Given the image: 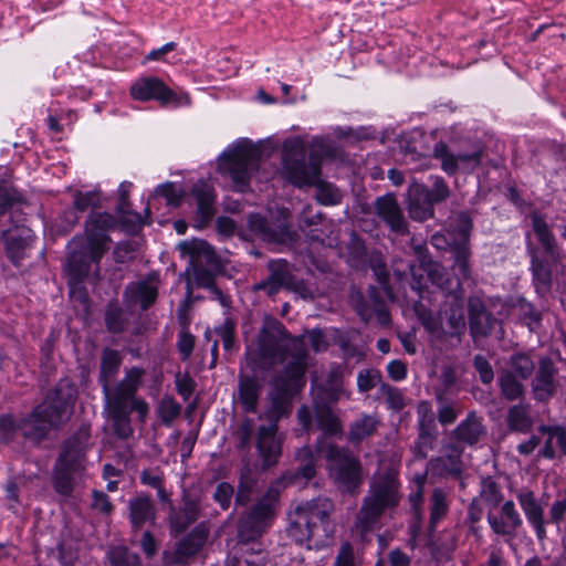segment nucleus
<instances>
[{
  "label": "nucleus",
  "mask_w": 566,
  "mask_h": 566,
  "mask_svg": "<svg viewBox=\"0 0 566 566\" xmlns=\"http://www.w3.org/2000/svg\"><path fill=\"white\" fill-rule=\"evenodd\" d=\"M247 361L253 371L268 370L287 361L285 370L296 376L305 374L307 353L301 339L293 337L284 325L265 316L255 342L247 349Z\"/></svg>",
  "instance_id": "nucleus-1"
},
{
  "label": "nucleus",
  "mask_w": 566,
  "mask_h": 566,
  "mask_svg": "<svg viewBox=\"0 0 566 566\" xmlns=\"http://www.w3.org/2000/svg\"><path fill=\"white\" fill-rule=\"evenodd\" d=\"M282 153V170L289 181L298 188L315 186L316 198L322 205H336L340 201L339 190L321 179V159L315 151L311 153L306 163V147L301 138L286 139Z\"/></svg>",
  "instance_id": "nucleus-2"
},
{
  "label": "nucleus",
  "mask_w": 566,
  "mask_h": 566,
  "mask_svg": "<svg viewBox=\"0 0 566 566\" xmlns=\"http://www.w3.org/2000/svg\"><path fill=\"white\" fill-rule=\"evenodd\" d=\"M402 497L399 473L394 467H380L370 478L367 495L356 517L364 534L374 528L381 515L395 509Z\"/></svg>",
  "instance_id": "nucleus-3"
},
{
  "label": "nucleus",
  "mask_w": 566,
  "mask_h": 566,
  "mask_svg": "<svg viewBox=\"0 0 566 566\" xmlns=\"http://www.w3.org/2000/svg\"><path fill=\"white\" fill-rule=\"evenodd\" d=\"M116 226L106 212H93L85 222V238L75 237L69 244V266L77 275L88 273L91 263H98L108 250V231Z\"/></svg>",
  "instance_id": "nucleus-4"
},
{
  "label": "nucleus",
  "mask_w": 566,
  "mask_h": 566,
  "mask_svg": "<svg viewBox=\"0 0 566 566\" xmlns=\"http://www.w3.org/2000/svg\"><path fill=\"white\" fill-rule=\"evenodd\" d=\"M74 401V387L69 384L59 385L28 417L19 420V431L25 439L40 442L70 417Z\"/></svg>",
  "instance_id": "nucleus-5"
},
{
  "label": "nucleus",
  "mask_w": 566,
  "mask_h": 566,
  "mask_svg": "<svg viewBox=\"0 0 566 566\" xmlns=\"http://www.w3.org/2000/svg\"><path fill=\"white\" fill-rule=\"evenodd\" d=\"M90 439V429L81 427L63 443L53 475V486L59 494L71 495L77 482L84 476Z\"/></svg>",
  "instance_id": "nucleus-6"
},
{
  "label": "nucleus",
  "mask_w": 566,
  "mask_h": 566,
  "mask_svg": "<svg viewBox=\"0 0 566 566\" xmlns=\"http://www.w3.org/2000/svg\"><path fill=\"white\" fill-rule=\"evenodd\" d=\"M333 511V502L324 496L297 503L289 513L287 535L295 543L303 545L315 536L321 525L328 537L332 532L329 516Z\"/></svg>",
  "instance_id": "nucleus-7"
},
{
  "label": "nucleus",
  "mask_w": 566,
  "mask_h": 566,
  "mask_svg": "<svg viewBox=\"0 0 566 566\" xmlns=\"http://www.w3.org/2000/svg\"><path fill=\"white\" fill-rule=\"evenodd\" d=\"M259 164L260 150L249 142H240L220 158L219 170L231 178L237 191L244 192Z\"/></svg>",
  "instance_id": "nucleus-8"
},
{
  "label": "nucleus",
  "mask_w": 566,
  "mask_h": 566,
  "mask_svg": "<svg viewBox=\"0 0 566 566\" xmlns=\"http://www.w3.org/2000/svg\"><path fill=\"white\" fill-rule=\"evenodd\" d=\"M182 254L190 256V266L187 269L189 281L197 285L212 289L214 286V272L218 260L212 248L203 240H190L179 243Z\"/></svg>",
  "instance_id": "nucleus-9"
},
{
  "label": "nucleus",
  "mask_w": 566,
  "mask_h": 566,
  "mask_svg": "<svg viewBox=\"0 0 566 566\" xmlns=\"http://www.w3.org/2000/svg\"><path fill=\"white\" fill-rule=\"evenodd\" d=\"M328 461L331 475L346 492H355L363 483V468L360 461L347 450L335 444L326 448L317 447Z\"/></svg>",
  "instance_id": "nucleus-10"
},
{
  "label": "nucleus",
  "mask_w": 566,
  "mask_h": 566,
  "mask_svg": "<svg viewBox=\"0 0 566 566\" xmlns=\"http://www.w3.org/2000/svg\"><path fill=\"white\" fill-rule=\"evenodd\" d=\"M280 493L271 488L240 520L238 536L241 542L259 538L269 527L276 514Z\"/></svg>",
  "instance_id": "nucleus-11"
},
{
  "label": "nucleus",
  "mask_w": 566,
  "mask_h": 566,
  "mask_svg": "<svg viewBox=\"0 0 566 566\" xmlns=\"http://www.w3.org/2000/svg\"><path fill=\"white\" fill-rule=\"evenodd\" d=\"M305 384L304 374L296 376L294 373L284 371L274 380L273 389L269 394L270 407L266 417L270 423H276L287 417L292 411V400Z\"/></svg>",
  "instance_id": "nucleus-12"
},
{
  "label": "nucleus",
  "mask_w": 566,
  "mask_h": 566,
  "mask_svg": "<svg viewBox=\"0 0 566 566\" xmlns=\"http://www.w3.org/2000/svg\"><path fill=\"white\" fill-rule=\"evenodd\" d=\"M433 156L441 161L442 170L450 176L457 174L460 169L472 171L480 166L482 160L481 149L453 154L443 142L434 145Z\"/></svg>",
  "instance_id": "nucleus-13"
},
{
  "label": "nucleus",
  "mask_w": 566,
  "mask_h": 566,
  "mask_svg": "<svg viewBox=\"0 0 566 566\" xmlns=\"http://www.w3.org/2000/svg\"><path fill=\"white\" fill-rule=\"evenodd\" d=\"M130 95L136 101L156 99L160 104L178 103L177 94L160 78L155 76L140 77L130 86Z\"/></svg>",
  "instance_id": "nucleus-14"
},
{
  "label": "nucleus",
  "mask_w": 566,
  "mask_h": 566,
  "mask_svg": "<svg viewBox=\"0 0 566 566\" xmlns=\"http://www.w3.org/2000/svg\"><path fill=\"white\" fill-rule=\"evenodd\" d=\"M375 214L397 234H407L408 222L394 193L377 197L373 203Z\"/></svg>",
  "instance_id": "nucleus-15"
},
{
  "label": "nucleus",
  "mask_w": 566,
  "mask_h": 566,
  "mask_svg": "<svg viewBox=\"0 0 566 566\" xmlns=\"http://www.w3.org/2000/svg\"><path fill=\"white\" fill-rule=\"evenodd\" d=\"M206 542V536L202 532L192 531L178 542L176 547L166 549L163 553L164 564L166 566L186 565L197 555Z\"/></svg>",
  "instance_id": "nucleus-16"
},
{
  "label": "nucleus",
  "mask_w": 566,
  "mask_h": 566,
  "mask_svg": "<svg viewBox=\"0 0 566 566\" xmlns=\"http://www.w3.org/2000/svg\"><path fill=\"white\" fill-rule=\"evenodd\" d=\"M446 307L441 312L446 319L448 336H460L465 329L464 310H463V290L460 283H457V290L446 294Z\"/></svg>",
  "instance_id": "nucleus-17"
},
{
  "label": "nucleus",
  "mask_w": 566,
  "mask_h": 566,
  "mask_svg": "<svg viewBox=\"0 0 566 566\" xmlns=\"http://www.w3.org/2000/svg\"><path fill=\"white\" fill-rule=\"evenodd\" d=\"M488 523L496 535L512 538L523 521L514 502L509 500L501 506L500 514L489 512Z\"/></svg>",
  "instance_id": "nucleus-18"
},
{
  "label": "nucleus",
  "mask_w": 566,
  "mask_h": 566,
  "mask_svg": "<svg viewBox=\"0 0 566 566\" xmlns=\"http://www.w3.org/2000/svg\"><path fill=\"white\" fill-rule=\"evenodd\" d=\"M277 424L261 426L258 430L256 448L264 468L275 465L282 453V441L276 437Z\"/></svg>",
  "instance_id": "nucleus-19"
},
{
  "label": "nucleus",
  "mask_w": 566,
  "mask_h": 566,
  "mask_svg": "<svg viewBox=\"0 0 566 566\" xmlns=\"http://www.w3.org/2000/svg\"><path fill=\"white\" fill-rule=\"evenodd\" d=\"M144 375L145 370L140 367L127 369L122 380L113 389L108 388V395H104L105 401L128 405L140 387Z\"/></svg>",
  "instance_id": "nucleus-20"
},
{
  "label": "nucleus",
  "mask_w": 566,
  "mask_h": 566,
  "mask_svg": "<svg viewBox=\"0 0 566 566\" xmlns=\"http://www.w3.org/2000/svg\"><path fill=\"white\" fill-rule=\"evenodd\" d=\"M270 275L258 283L254 289L264 291L269 296L275 295L281 289H286L293 280L287 261L283 259L271 260L268 263Z\"/></svg>",
  "instance_id": "nucleus-21"
},
{
  "label": "nucleus",
  "mask_w": 566,
  "mask_h": 566,
  "mask_svg": "<svg viewBox=\"0 0 566 566\" xmlns=\"http://www.w3.org/2000/svg\"><path fill=\"white\" fill-rule=\"evenodd\" d=\"M517 501L525 514L527 522L532 525L539 541L546 537L544 509L532 491H523L517 494Z\"/></svg>",
  "instance_id": "nucleus-22"
},
{
  "label": "nucleus",
  "mask_w": 566,
  "mask_h": 566,
  "mask_svg": "<svg viewBox=\"0 0 566 566\" xmlns=\"http://www.w3.org/2000/svg\"><path fill=\"white\" fill-rule=\"evenodd\" d=\"M470 333L473 338L486 336L495 319L486 311L483 301L479 296H471L468 301Z\"/></svg>",
  "instance_id": "nucleus-23"
},
{
  "label": "nucleus",
  "mask_w": 566,
  "mask_h": 566,
  "mask_svg": "<svg viewBox=\"0 0 566 566\" xmlns=\"http://www.w3.org/2000/svg\"><path fill=\"white\" fill-rule=\"evenodd\" d=\"M555 367L551 359L542 358L538 364V370L533 379L532 387L536 400L545 401L556 391L554 379Z\"/></svg>",
  "instance_id": "nucleus-24"
},
{
  "label": "nucleus",
  "mask_w": 566,
  "mask_h": 566,
  "mask_svg": "<svg viewBox=\"0 0 566 566\" xmlns=\"http://www.w3.org/2000/svg\"><path fill=\"white\" fill-rule=\"evenodd\" d=\"M129 521L135 530L146 524H155L156 507L150 496L138 494L128 501Z\"/></svg>",
  "instance_id": "nucleus-25"
},
{
  "label": "nucleus",
  "mask_w": 566,
  "mask_h": 566,
  "mask_svg": "<svg viewBox=\"0 0 566 566\" xmlns=\"http://www.w3.org/2000/svg\"><path fill=\"white\" fill-rule=\"evenodd\" d=\"M262 382L254 376L241 375L238 384L237 401L244 412L254 413L258 409Z\"/></svg>",
  "instance_id": "nucleus-26"
},
{
  "label": "nucleus",
  "mask_w": 566,
  "mask_h": 566,
  "mask_svg": "<svg viewBox=\"0 0 566 566\" xmlns=\"http://www.w3.org/2000/svg\"><path fill=\"white\" fill-rule=\"evenodd\" d=\"M433 202L430 200L428 189L416 186L409 192L408 212L411 219L424 221L433 217Z\"/></svg>",
  "instance_id": "nucleus-27"
},
{
  "label": "nucleus",
  "mask_w": 566,
  "mask_h": 566,
  "mask_svg": "<svg viewBox=\"0 0 566 566\" xmlns=\"http://www.w3.org/2000/svg\"><path fill=\"white\" fill-rule=\"evenodd\" d=\"M122 363L123 356L118 350L112 348L103 349L101 355L98 381L102 385L104 395H108V388L117 376Z\"/></svg>",
  "instance_id": "nucleus-28"
},
{
  "label": "nucleus",
  "mask_w": 566,
  "mask_h": 566,
  "mask_svg": "<svg viewBox=\"0 0 566 566\" xmlns=\"http://www.w3.org/2000/svg\"><path fill=\"white\" fill-rule=\"evenodd\" d=\"M200 515V506L199 503L189 497H184V507L179 511L171 510L169 514V522L171 528L177 532H184L189 525L195 523Z\"/></svg>",
  "instance_id": "nucleus-29"
},
{
  "label": "nucleus",
  "mask_w": 566,
  "mask_h": 566,
  "mask_svg": "<svg viewBox=\"0 0 566 566\" xmlns=\"http://www.w3.org/2000/svg\"><path fill=\"white\" fill-rule=\"evenodd\" d=\"M484 433L485 429L482 424V418L475 411L469 412L467 418L453 431L458 441L470 446L476 443Z\"/></svg>",
  "instance_id": "nucleus-30"
},
{
  "label": "nucleus",
  "mask_w": 566,
  "mask_h": 566,
  "mask_svg": "<svg viewBox=\"0 0 566 566\" xmlns=\"http://www.w3.org/2000/svg\"><path fill=\"white\" fill-rule=\"evenodd\" d=\"M249 228L255 235L262 240L273 243L283 242L287 238V229L280 227L272 228L265 218L260 214H251L249 217Z\"/></svg>",
  "instance_id": "nucleus-31"
},
{
  "label": "nucleus",
  "mask_w": 566,
  "mask_h": 566,
  "mask_svg": "<svg viewBox=\"0 0 566 566\" xmlns=\"http://www.w3.org/2000/svg\"><path fill=\"white\" fill-rule=\"evenodd\" d=\"M106 406L108 408L115 434L120 439H127L133 436L134 430L130 426L128 405L106 401Z\"/></svg>",
  "instance_id": "nucleus-32"
},
{
  "label": "nucleus",
  "mask_w": 566,
  "mask_h": 566,
  "mask_svg": "<svg viewBox=\"0 0 566 566\" xmlns=\"http://www.w3.org/2000/svg\"><path fill=\"white\" fill-rule=\"evenodd\" d=\"M192 193L197 200V212L201 221H209L216 212L213 189L209 185L200 182L193 186Z\"/></svg>",
  "instance_id": "nucleus-33"
},
{
  "label": "nucleus",
  "mask_w": 566,
  "mask_h": 566,
  "mask_svg": "<svg viewBox=\"0 0 566 566\" xmlns=\"http://www.w3.org/2000/svg\"><path fill=\"white\" fill-rule=\"evenodd\" d=\"M422 264L424 265L423 271L428 274L429 280L438 286L443 294L451 293L457 290V283H460L459 280H452L447 270L437 262H427L422 260Z\"/></svg>",
  "instance_id": "nucleus-34"
},
{
  "label": "nucleus",
  "mask_w": 566,
  "mask_h": 566,
  "mask_svg": "<svg viewBox=\"0 0 566 566\" xmlns=\"http://www.w3.org/2000/svg\"><path fill=\"white\" fill-rule=\"evenodd\" d=\"M314 416L316 423L325 434H337L342 431V423L332 408L325 403L314 405Z\"/></svg>",
  "instance_id": "nucleus-35"
},
{
  "label": "nucleus",
  "mask_w": 566,
  "mask_h": 566,
  "mask_svg": "<svg viewBox=\"0 0 566 566\" xmlns=\"http://www.w3.org/2000/svg\"><path fill=\"white\" fill-rule=\"evenodd\" d=\"M378 424L379 421L375 416L363 415L350 424L348 440L353 443L361 442L376 432Z\"/></svg>",
  "instance_id": "nucleus-36"
},
{
  "label": "nucleus",
  "mask_w": 566,
  "mask_h": 566,
  "mask_svg": "<svg viewBox=\"0 0 566 566\" xmlns=\"http://www.w3.org/2000/svg\"><path fill=\"white\" fill-rule=\"evenodd\" d=\"M377 399L386 403L387 409L399 412L407 406L405 392L387 382L381 384L377 391Z\"/></svg>",
  "instance_id": "nucleus-37"
},
{
  "label": "nucleus",
  "mask_w": 566,
  "mask_h": 566,
  "mask_svg": "<svg viewBox=\"0 0 566 566\" xmlns=\"http://www.w3.org/2000/svg\"><path fill=\"white\" fill-rule=\"evenodd\" d=\"M430 465L439 474H451L453 476H460L463 470L460 452L457 450L446 457L431 459Z\"/></svg>",
  "instance_id": "nucleus-38"
},
{
  "label": "nucleus",
  "mask_w": 566,
  "mask_h": 566,
  "mask_svg": "<svg viewBox=\"0 0 566 566\" xmlns=\"http://www.w3.org/2000/svg\"><path fill=\"white\" fill-rule=\"evenodd\" d=\"M157 286L150 282H138L127 287V295L137 300L143 310H147L157 298Z\"/></svg>",
  "instance_id": "nucleus-39"
},
{
  "label": "nucleus",
  "mask_w": 566,
  "mask_h": 566,
  "mask_svg": "<svg viewBox=\"0 0 566 566\" xmlns=\"http://www.w3.org/2000/svg\"><path fill=\"white\" fill-rule=\"evenodd\" d=\"M533 424L528 413V408L523 405H515L510 408L507 413V426L511 430L517 432H527Z\"/></svg>",
  "instance_id": "nucleus-40"
},
{
  "label": "nucleus",
  "mask_w": 566,
  "mask_h": 566,
  "mask_svg": "<svg viewBox=\"0 0 566 566\" xmlns=\"http://www.w3.org/2000/svg\"><path fill=\"white\" fill-rule=\"evenodd\" d=\"M6 252L14 265H19L24 258V250L28 245L27 238L18 233H4Z\"/></svg>",
  "instance_id": "nucleus-41"
},
{
  "label": "nucleus",
  "mask_w": 566,
  "mask_h": 566,
  "mask_svg": "<svg viewBox=\"0 0 566 566\" xmlns=\"http://www.w3.org/2000/svg\"><path fill=\"white\" fill-rule=\"evenodd\" d=\"M369 300L374 301L373 310H369L364 303L356 305L357 313L364 321H369L373 314H376L379 322L387 323L389 321L388 312L385 304L377 297V290L375 287L369 289Z\"/></svg>",
  "instance_id": "nucleus-42"
},
{
  "label": "nucleus",
  "mask_w": 566,
  "mask_h": 566,
  "mask_svg": "<svg viewBox=\"0 0 566 566\" xmlns=\"http://www.w3.org/2000/svg\"><path fill=\"white\" fill-rule=\"evenodd\" d=\"M254 433V421L251 418H243L233 431L235 448L248 451L251 448V440Z\"/></svg>",
  "instance_id": "nucleus-43"
},
{
  "label": "nucleus",
  "mask_w": 566,
  "mask_h": 566,
  "mask_svg": "<svg viewBox=\"0 0 566 566\" xmlns=\"http://www.w3.org/2000/svg\"><path fill=\"white\" fill-rule=\"evenodd\" d=\"M532 223L533 230L539 243L543 245V248L548 254L554 255L555 238L552 234L547 223L542 219L541 216L536 213L532 216Z\"/></svg>",
  "instance_id": "nucleus-44"
},
{
  "label": "nucleus",
  "mask_w": 566,
  "mask_h": 566,
  "mask_svg": "<svg viewBox=\"0 0 566 566\" xmlns=\"http://www.w3.org/2000/svg\"><path fill=\"white\" fill-rule=\"evenodd\" d=\"M255 485L256 480L252 475L250 469L243 470L239 479L238 491L235 494V504L241 506L247 505L251 500Z\"/></svg>",
  "instance_id": "nucleus-45"
},
{
  "label": "nucleus",
  "mask_w": 566,
  "mask_h": 566,
  "mask_svg": "<svg viewBox=\"0 0 566 566\" xmlns=\"http://www.w3.org/2000/svg\"><path fill=\"white\" fill-rule=\"evenodd\" d=\"M501 392L509 400H515L523 396L524 387L512 371H504L499 378Z\"/></svg>",
  "instance_id": "nucleus-46"
},
{
  "label": "nucleus",
  "mask_w": 566,
  "mask_h": 566,
  "mask_svg": "<svg viewBox=\"0 0 566 566\" xmlns=\"http://www.w3.org/2000/svg\"><path fill=\"white\" fill-rule=\"evenodd\" d=\"M381 384H385L382 375L376 368H365L357 374V389L360 394H366L374 388L379 389Z\"/></svg>",
  "instance_id": "nucleus-47"
},
{
  "label": "nucleus",
  "mask_w": 566,
  "mask_h": 566,
  "mask_svg": "<svg viewBox=\"0 0 566 566\" xmlns=\"http://www.w3.org/2000/svg\"><path fill=\"white\" fill-rule=\"evenodd\" d=\"M532 272L537 290L546 291L551 285L552 272L548 264L539 260L535 253L532 254Z\"/></svg>",
  "instance_id": "nucleus-48"
},
{
  "label": "nucleus",
  "mask_w": 566,
  "mask_h": 566,
  "mask_svg": "<svg viewBox=\"0 0 566 566\" xmlns=\"http://www.w3.org/2000/svg\"><path fill=\"white\" fill-rule=\"evenodd\" d=\"M418 430L437 431L436 415L429 401L422 400L417 406Z\"/></svg>",
  "instance_id": "nucleus-49"
},
{
  "label": "nucleus",
  "mask_w": 566,
  "mask_h": 566,
  "mask_svg": "<svg viewBox=\"0 0 566 566\" xmlns=\"http://www.w3.org/2000/svg\"><path fill=\"white\" fill-rule=\"evenodd\" d=\"M510 366L512 371L523 379L528 378L535 368L532 358L528 355L522 353L511 356Z\"/></svg>",
  "instance_id": "nucleus-50"
},
{
  "label": "nucleus",
  "mask_w": 566,
  "mask_h": 566,
  "mask_svg": "<svg viewBox=\"0 0 566 566\" xmlns=\"http://www.w3.org/2000/svg\"><path fill=\"white\" fill-rule=\"evenodd\" d=\"M112 566H140L139 556L125 547H115L108 553Z\"/></svg>",
  "instance_id": "nucleus-51"
},
{
  "label": "nucleus",
  "mask_w": 566,
  "mask_h": 566,
  "mask_svg": "<svg viewBox=\"0 0 566 566\" xmlns=\"http://www.w3.org/2000/svg\"><path fill=\"white\" fill-rule=\"evenodd\" d=\"M454 268L458 270L459 274L467 279L470 275V249L465 242H458L454 244Z\"/></svg>",
  "instance_id": "nucleus-52"
},
{
  "label": "nucleus",
  "mask_w": 566,
  "mask_h": 566,
  "mask_svg": "<svg viewBox=\"0 0 566 566\" xmlns=\"http://www.w3.org/2000/svg\"><path fill=\"white\" fill-rule=\"evenodd\" d=\"M436 440L437 431L418 430V437L413 446L415 455L424 459L428 452L433 449Z\"/></svg>",
  "instance_id": "nucleus-53"
},
{
  "label": "nucleus",
  "mask_w": 566,
  "mask_h": 566,
  "mask_svg": "<svg viewBox=\"0 0 566 566\" xmlns=\"http://www.w3.org/2000/svg\"><path fill=\"white\" fill-rule=\"evenodd\" d=\"M441 385L434 389V396L438 402H443L444 397L452 392L457 382L455 371L451 367H444L440 376Z\"/></svg>",
  "instance_id": "nucleus-54"
},
{
  "label": "nucleus",
  "mask_w": 566,
  "mask_h": 566,
  "mask_svg": "<svg viewBox=\"0 0 566 566\" xmlns=\"http://www.w3.org/2000/svg\"><path fill=\"white\" fill-rule=\"evenodd\" d=\"M480 496L492 507H496L503 499L500 486L490 478L482 481Z\"/></svg>",
  "instance_id": "nucleus-55"
},
{
  "label": "nucleus",
  "mask_w": 566,
  "mask_h": 566,
  "mask_svg": "<svg viewBox=\"0 0 566 566\" xmlns=\"http://www.w3.org/2000/svg\"><path fill=\"white\" fill-rule=\"evenodd\" d=\"M447 503L444 492L436 489L431 495V515L430 524L434 526L446 515Z\"/></svg>",
  "instance_id": "nucleus-56"
},
{
  "label": "nucleus",
  "mask_w": 566,
  "mask_h": 566,
  "mask_svg": "<svg viewBox=\"0 0 566 566\" xmlns=\"http://www.w3.org/2000/svg\"><path fill=\"white\" fill-rule=\"evenodd\" d=\"M119 206L118 210L123 214V221L129 222L134 226H142L146 223L139 213H130L127 211L128 185L122 184L119 187Z\"/></svg>",
  "instance_id": "nucleus-57"
},
{
  "label": "nucleus",
  "mask_w": 566,
  "mask_h": 566,
  "mask_svg": "<svg viewBox=\"0 0 566 566\" xmlns=\"http://www.w3.org/2000/svg\"><path fill=\"white\" fill-rule=\"evenodd\" d=\"M181 406L172 398H164L158 406V415L161 421L170 426L180 415Z\"/></svg>",
  "instance_id": "nucleus-58"
},
{
  "label": "nucleus",
  "mask_w": 566,
  "mask_h": 566,
  "mask_svg": "<svg viewBox=\"0 0 566 566\" xmlns=\"http://www.w3.org/2000/svg\"><path fill=\"white\" fill-rule=\"evenodd\" d=\"M101 196L97 191H76L74 193L73 206L77 211L84 212L91 208L98 207Z\"/></svg>",
  "instance_id": "nucleus-59"
},
{
  "label": "nucleus",
  "mask_w": 566,
  "mask_h": 566,
  "mask_svg": "<svg viewBox=\"0 0 566 566\" xmlns=\"http://www.w3.org/2000/svg\"><path fill=\"white\" fill-rule=\"evenodd\" d=\"M234 495V488L228 482L217 484L212 499L220 505L222 510H228Z\"/></svg>",
  "instance_id": "nucleus-60"
},
{
  "label": "nucleus",
  "mask_w": 566,
  "mask_h": 566,
  "mask_svg": "<svg viewBox=\"0 0 566 566\" xmlns=\"http://www.w3.org/2000/svg\"><path fill=\"white\" fill-rule=\"evenodd\" d=\"M432 186L428 195L433 203L444 201L450 196V189L446 180L440 176L431 177Z\"/></svg>",
  "instance_id": "nucleus-61"
},
{
  "label": "nucleus",
  "mask_w": 566,
  "mask_h": 566,
  "mask_svg": "<svg viewBox=\"0 0 566 566\" xmlns=\"http://www.w3.org/2000/svg\"><path fill=\"white\" fill-rule=\"evenodd\" d=\"M453 232L458 233L459 242H465L468 244L470 232L472 229V222L469 216L464 212L459 213L451 224Z\"/></svg>",
  "instance_id": "nucleus-62"
},
{
  "label": "nucleus",
  "mask_w": 566,
  "mask_h": 566,
  "mask_svg": "<svg viewBox=\"0 0 566 566\" xmlns=\"http://www.w3.org/2000/svg\"><path fill=\"white\" fill-rule=\"evenodd\" d=\"M156 195L167 200L169 206H178L181 201L182 190L175 184L166 182L157 187Z\"/></svg>",
  "instance_id": "nucleus-63"
},
{
  "label": "nucleus",
  "mask_w": 566,
  "mask_h": 566,
  "mask_svg": "<svg viewBox=\"0 0 566 566\" xmlns=\"http://www.w3.org/2000/svg\"><path fill=\"white\" fill-rule=\"evenodd\" d=\"M265 556L262 553L253 554L245 552L241 556H233L229 559L228 566H263Z\"/></svg>",
  "instance_id": "nucleus-64"
}]
</instances>
